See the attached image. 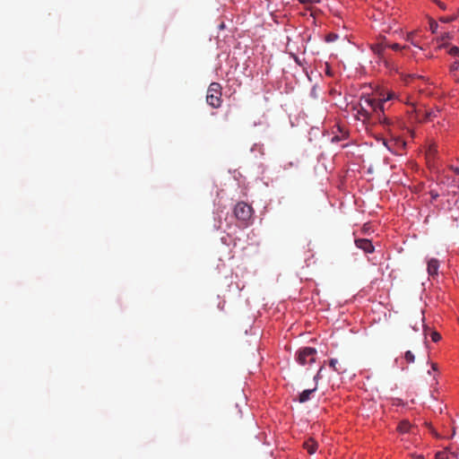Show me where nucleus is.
<instances>
[{
	"instance_id": "obj_25",
	"label": "nucleus",
	"mask_w": 459,
	"mask_h": 459,
	"mask_svg": "<svg viewBox=\"0 0 459 459\" xmlns=\"http://www.w3.org/2000/svg\"><path fill=\"white\" fill-rule=\"evenodd\" d=\"M437 4H438V6H439L441 9H443V10H445V9H446V4H445L444 3H442V2H437Z\"/></svg>"
},
{
	"instance_id": "obj_29",
	"label": "nucleus",
	"mask_w": 459,
	"mask_h": 459,
	"mask_svg": "<svg viewBox=\"0 0 459 459\" xmlns=\"http://www.w3.org/2000/svg\"><path fill=\"white\" fill-rule=\"evenodd\" d=\"M429 429H430V431H431L432 433H435V432H434V429H432V426H429Z\"/></svg>"
},
{
	"instance_id": "obj_28",
	"label": "nucleus",
	"mask_w": 459,
	"mask_h": 459,
	"mask_svg": "<svg viewBox=\"0 0 459 459\" xmlns=\"http://www.w3.org/2000/svg\"><path fill=\"white\" fill-rule=\"evenodd\" d=\"M431 368H432V369L437 370V364L432 363Z\"/></svg>"
},
{
	"instance_id": "obj_14",
	"label": "nucleus",
	"mask_w": 459,
	"mask_h": 459,
	"mask_svg": "<svg viewBox=\"0 0 459 459\" xmlns=\"http://www.w3.org/2000/svg\"><path fill=\"white\" fill-rule=\"evenodd\" d=\"M404 359L408 363H413L415 361V356L411 351L405 352Z\"/></svg>"
},
{
	"instance_id": "obj_21",
	"label": "nucleus",
	"mask_w": 459,
	"mask_h": 459,
	"mask_svg": "<svg viewBox=\"0 0 459 459\" xmlns=\"http://www.w3.org/2000/svg\"><path fill=\"white\" fill-rule=\"evenodd\" d=\"M429 194L431 195L432 201L437 200L438 198V196H439V194L437 191H435V190H431L429 192Z\"/></svg>"
},
{
	"instance_id": "obj_16",
	"label": "nucleus",
	"mask_w": 459,
	"mask_h": 459,
	"mask_svg": "<svg viewBox=\"0 0 459 459\" xmlns=\"http://www.w3.org/2000/svg\"><path fill=\"white\" fill-rule=\"evenodd\" d=\"M406 40L410 41L413 46L420 48L418 42L414 39L413 32L407 34Z\"/></svg>"
},
{
	"instance_id": "obj_20",
	"label": "nucleus",
	"mask_w": 459,
	"mask_h": 459,
	"mask_svg": "<svg viewBox=\"0 0 459 459\" xmlns=\"http://www.w3.org/2000/svg\"><path fill=\"white\" fill-rule=\"evenodd\" d=\"M429 26H430L431 31L433 33H436L437 30V27H438L437 23L435 21H431Z\"/></svg>"
},
{
	"instance_id": "obj_9",
	"label": "nucleus",
	"mask_w": 459,
	"mask_h": 459,
	"mask_svg": "<svg viewBox=\"0 0 459 459\" xmlns=\"http://www.w3.org/2000/svg\"><path fill=\"white\" fill-rule=\"evenodd\" d=\"M397 96H396V93L393 91H390L388 89L386 90H383L380 93H379V100H377V102L379 103H382L384 105V102L387 101V100H394L395 99Z\"/></svg>"
},
{
	"instance_id": "obj_30",
	"label": "nucleus",
	"mask_w": 459,
	"mask_h": 459,
	"mask_svg": "<svg viewBox=\"0 0 459 459\" xmlns=\"http://www.w3.org/2000/svg\"><path fill=\"white\" fill-rule=\"evenodd\" d=\"M384 143H385V146H387L388 149H390V147L387 145L386 142H385Z\"/></svg>"
},
{
	"instance_id": "obj_2",
	"label": "nucleus",
	"mask_w": 459,
	"mask_h": 459,
	"mask_svg": "<svg viewBox=\"0 0 459 459\" xmlns=\"http://www.w3.org/2000/svg\"><path fill=\"white\" fill-rule=\"evenodd\" d=\"M221 85L219 82H212L207 90L206 102L214 108L221 106Z\"/></svg>"
},
{
	"instance_id": "obj_22",
	"label": "nucleus",
	"mask_w": 459,
	"mask_h": 459,
	"mask_svg": "<svg viewBox=\"0 0 459 459\" xmlns=\"http://www.w3.org/2000/svg\"><path fill=\"white\" fill-rule=\"evenodd\" d=\"M450 38H451V37H450V34H449L448 32H445V33H443V35L441 36V40H442V41H445V40H446V39H450Z\"/></svg>"
},
{
	"instance_id": "obj_7",
	"label": "nucleus",
	"mask_w": 459,
	"mask_h": 459,
	"mask_svg": "<svg viewBox=\"0 0 459 459\" xmlns=\"http://www.w3.org/2000/svg\"><path fill=\"white\" fill-rule=\"evenodd\" d=\"M356 247L364 250L366 253H373L374 246L371 241L367 238H359L355 240Z\"/></svg>"
},
{
	"instance_id": "obj_15",
	"label": "nucleus",
	"mask_w": 459,
	"mask_h": 459,
	"mask_svg": "<svg viewBox=\"0 0 459 459\" xmlns=\"http://www.w3.org/2000/svg\"><path fill=\"white\" fill-rule=\"evenodd\" d=\"M457 17H458L457 14L444 16V17H440L439 21L442 22L447 23V22H451L455 21Z\"/></svg>"
},
{
	"instance_id": "obj_8",
	"label": "nucleus",
	"mask_w": 459,
	"mask_h": 459,
	"mask_svg": "<svg viewBox=\"0 0 459 459\" xmlns=\"http://www.w3.org/2000/svg\"><path fill=\"white\" fill-rule=\"evenodd\" d=\"M392 48L393 50H401V49H405L407 47L406 46H400L399 44L397 43H394V44H391V45H387V44H381V45H377L376 46V48H374V51L378 54V55H381L382 52L385 50V48Z\"/></svg>"
},
{
	"instance_id": "obj_1",
	"label": "nucleus",
	"mask_w": 459,
	"mask_h": 459,
	"mask_svg": "<svg viewBox=\"0 0 459 459\" xmlns=\"http://www.w3.org/2000/svg\"><path fill=\"white\" fill-rule=\"evenodd\" d=\"M355 109L357 110L356 117L363 122L374 119L384 127H388L391 125V120L384 114L383 104L375 99L362 97Z\"/></svg>"
},
{
	"instance_id": "obj_23",
	"label": "nucleus",
	"mask_w": 459,
	"mask_h": 459,
	"mask_svg": "<svg viewBox=\"0 0 459 459\" xmlns=\"http://www.w3.org/2000/svg\"><path fill=\"white\" fill-rule=\"evenodd\" d=\"M336 38H337V35H335V34H329V35L327 36V38H326V40H327V41H333V40H334Z\"/></svg>"
},
{
	"instance_id": "obj_19",
	"label": "nucleus",
	"mask_w": 459,
	"mask_h": 459,
	"mask_svg": "<svg viewBox=\"0 0 459 459\" xmlns=\"http://www.w3.org/2000/svg\"><path fill=\"white\" fill-rule=\"evenodd\" d=\"M459 69V59L455 61L451 66H450V71L451 72H455V71H457Z\"/></svg>"
},
{
	"instance_id": "obj_24",
	"label": "nucleus",
	"mask_w": 459,
	"mask_h": 459,
	"mask_svg": "<svg viewBox=\"0 0 459 459\" xmlns=\"http://www.w3.org/2000/svg\"><path fill=\"white\" fill-rule=\"evenodd\" d=\"M436 459H447V458H446V455H445V454H443V453H437V454L436 455Z\"/></svg>"
},
{
	"instance_id": "obj_10",
	"label": "nucleus",
	"mask_w": 459,
	"mask_h": 459,
	"mask_svg": "<svg viewBox=\"0 0 459 459\" xmlns=\"http://www.w3.org/2000/svg\"><path fill=\"white\" fill-rule=\"evenodd\" d=\"M317 446V442L314 438H308L303 444V447L307 451L309 455H313L316 451Z\"/></svg>"
},
{
	"instance_id": "obj_6",
	"label": "nucleus",
	"mask_w": 459,
	"mask_h": 459,
	"mask_svg": "<svg viewBox=\"0 0 459 459\" xmlns=\"http://www.w3.org/2000/svg\"><path fill=\"white\" fill-rule=\"evenodd\" d=\"M439 261L437 258H430L427 262V271L430 277H435L438 273Z\"/></svg>"
},
{
	"instance_id": "obj_5",
	"label": "nucleus",
	"mask_w": 459,
	"mask_h": 459,
	"mask_svg": "<svg viewBox=\"0 0 459 459\" xmlns=\"http://www.w3.org/2000/svg\"><path fill=\"white\" fill-rule=\"evenodd\" d=\"M438 112L439 110L426 109L421 108L416 110L417 118L421 122L431 121L433 117H437V113Z\"/></svg>"
},
{
	"instance_id": "obj_3",
	"label": "nucleus",
	"mask_w": 459,
	"mask_h": 459,
	"mask_svg": "<svg viewBox=\"0 0 459 459\" xmlns=\"http://www.w3.org/2000/svg\"><path fill=\"white\" fill-rule=\"evenodd\" d=\"M234 214L236 218L247 227L253 214V208L245 202H238L234 208Z\"/></svg>"
},
{
	"instance_id": "obj_17",
	"label": "nucleus",
	"mask_w": 459,
	"mask_h": 459,
	"mask_svg": "<svg viewBox=\"0 0 459 459\" xmlns=\"http://www.w3.org/2000/svg\"><path fill=\"white\" fill-rule=\"evenodd\" d=\"M430 337H431V340L434 342H438L441 339V335L437 332H436V331H432L430 333Z\"/></svg>"
},
{
	"instance_id": "obj_18",
	"label": "nucleus",
	"mask_w": 459,
	"mask_h": 459,
	"mask_svg": "<svg viewBox=\"0 0 459 459\" xmlns=\"http://www.w3.org/2000/svg\"><path fill=\"white\" fill-rule=\"evenodd\" d=\"M449 55L459 56V48L458 47H452L448 50Z\"/></svg>"
},
{
	"instance_id": "obj_26",
	"label": "nucleus",
	"mask_w": 459,
	"mask_h": 459,
	"mask_svg": "<svg viewBox=\"0 0 459 459\" xmlns=\"http://www.w3.org/2000/svg\"><path fill=\"white\" fill-rule=\"evenodd\" d=\"M451 169L455 173L459 175V168L451 167Z\"/></svg>"
},
{
	"instance_id": "obj_4",
	"label": "nucleus",
	"mask_w": 459,
	"mask_h": 459,
	"mask_svg": "<svg viewBox=\"0 0 459 459\" xmlns=\"http://www.w3.org/2000/svg\"><path fill=\"white\" fill-rule=\"evenodd\" d=\"M316 350L311 347H305L297 352V360L302 365H310L316 361Z\"/></svg>"
},
{
	"instance_id": "obj_31",
	"label": "nucleus",
	"mask_w": 459,
	"mask_h": 459,
	"mask_svg": "<svg viewBox=\"0 0 459 459\" xmlns=\"http://www.w3.org/2000/svg\"><path fill=\"white\" fill-rule=\"evenodd\" d=\"M413 329H414L415 331H418V330H419V328H417L416 326H413Z\"/></svg>"
},
{
	"instance_id": "obj_11",
	"label": "nucleus",
	"mask_w": 459,
	"mask_h": 459,
	"mask_svg": "<svg viewBox=\"0 0 459 459\" xmlns=\"http://www.w3.org/2000/svg\"><path fill=\"white\" fill-rule=\"evenodd\" d=\"M316 390V386H315L314 388H311V389L304 390L299 395V402L303 403H306L307 401H308L310 399V394L312 393H314Z\"/></svg>"
},
{
	"instance_id": "obj_27",
	"label": "nucleus",
	"mask_w": 459,
	"mask_h": 459,
	"mask_svg": "<svg viewBox=\"0 0 459 459\" xmlns=\"http://www.w3.org/2000/svg\"><path fill=\"white\" fill-rule=\"evenodd\" d=\"M322 369H323V368H321L319 369V371L317 372L316 376L315 377V379H316V380L319 377V376H320V373H321Z\"/></svg>"
},
{
	"instance_id": "obj_13",
	"label": "nucleus",
	"mask_w": 459,
	"mask_h": 459,
	"mask_svg": "<svg viewBox=\"0 0 459 459\" xmlns=\"http://www.w3.org/2000/svg\"><path fill=\"white\" fill-rule=\"evenodd\" d=\"M329 365H330L331 368H333V369L334 371H336L338 373L342 372V368L337 367L338 360L336 359H331L330 361H329Z\"/></svg>"
},
{
	"instance_id": "obj_12",
	"label": "nucleus",
	"mask_w": 459,
	"mask_h": 459,
	"mask_svg": "<svg viewBox=\"0 0 459 459\" xmlns=\"http://www.w3.org/2000/svg\"><path fill=\"white\" fill-rule=\"evenodd\" d=\"M411 429V424L408 421H402L399 423L397 429L402 433L409 432Z\"/></svg>"
}]
</instances>
